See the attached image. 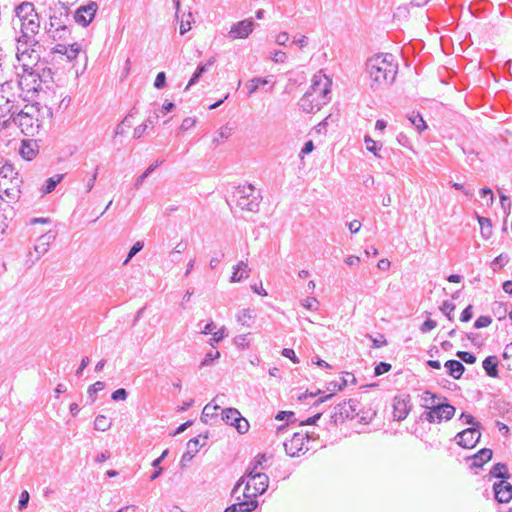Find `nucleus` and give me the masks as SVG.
<instances>
[{
    "label": "nucleus",
    "mask_w": 512,
    "mask_h": 512,
    "mask_svg": "<svg viewBox=\"0 0 512 512\" xmlns=\"http://www.w3.org/2000/svg\"><path fill=\"white\" fill-rule=\"evenodd\" d=\"M366 71L371 80V87L378 89L391 85L398 71L392 54H376L366 62Z\"/></svg>",
    "instance_id": "nucleus-1"
},
{
    "label": "nucleus",
    "mask_w": 512,
    "mask_h": 512,
    "mask_svg": "<svg viewBox=\"0 0 512 512\" xmlns=\"http://www.w3.org/2000/svg\"><path fill=\"white\" fill-rule=\"evenodd\" d=\"M269 477L262 472H253L249 474L246 470L245 474L236 482L233 488V495L238 493L248 500L257 501L256 498L262 495L268 488Z\"/></svg>",
    "instance_id": "nucleus-2"
},
{
    "label": "nucleus",
    "mask_w": 512,
    "mask_h": 512,
    "mask_svg": "<svg viewBox=\"0 0 512 512\" xmlns=\"http://www.w3.org/2000/svg\"><path fill=\"white\" fill-rule=\"evenodd\" d=\"M22 69L23 74L18 75L17 85L21 90L20 96L23 100L30 101L42 89V83L51 78V69H43L42 75L39 74L37 69H30V67H22Z\"/></svg>",
    "instance_id": "nucleus-3"
},
{
    "label": "nucleus",
    "mask_w": 512,
    "mask_h": 512,
    "mask_svg": "<svg viewBox=\"0 0 512 512\" xmlns=\"http://www.w3.org/2000/svg\"><path fill=\"white\" fill-rule=\"evenodd\" d=\"M22 178L11 163L0 168V198L7 202H16L21 195Z\"/></svg>",
    "instance_id": "nucleus-4"
},
{
    "label": "nucleus",
    "mask_w": 512,
    "mask_h": 512,
    "mask_svg": "<svg viewBox=\"0 0 512 512\" xmlns=\"http://www.w3.org/2000/svg\"><path fill=\"white\" fill-rule=\"evenodd\" d=\"M17 96L14 92V85L10 82L0 84V127L7 128L17 112L15 105Z\"/></svg>",
    "instance_id": "nucleus-5"
},
{
    "label": "nucleus",
    "mask_w": 512,
    "mask_h": 512,
    "mask_svg": "<svg viewBox=\"0 0 512 512\" xmlns=\"http://www.w3.org/2000/svg\"><path fill=\"white\" fill-rule=\"evenodd\" d=\"M11 121L17 125L26 136L36 135L42 125L38 118V110L33 105H25L23 109H17Z\"/></svg>",
    "instance_id": "nucleus-6"
},
{
    "label": "nucleus",
    "mask_w": 512,
    "mask_h": 512,
    "mask_svg": "<svg viewBox=\"0 0 512 512\" xmlns=\"http://www.w3.org/2000/svg\"><path fill=\"white\" fill-rule=\"evenodd\" d=\"M232 201L241 210L257 212L261 201V195L251 184L240 185L235 188Z\"/></svg>",
    "instance_id": "nucleus-7"
},
{
    "label": "nucleus",
    "mask_w": 512,
    "mask_h": 512,
    "mask_svg": "<svg viewBox=\"0 0 512 512\" xmlns=\"http://www.w3.org/2000/svg\"><path fill=\"white\" fill-rule=\"evenodd\" d=\"M447 400L438 401L429 411L423 413V418L429 423H440L445 420L452 419L455 415L456 408L447 403Z\"/></svg>",
    "instance_id": "nucleus-8"
},
{
    "label": "nucleus",
    "mask_w": 512,
    "mask_h": 512,
    "mask_svg": "<svg viewBox=\"0 0 512 512\" xmlns=\"http://www.w3.org/2000/svg\"><path fill=\"white\" fill-rule=\"evenodd\" d=\"M308 92L327 104L330 101L331 80L322 72H318L313 76Z\"/></svg>",
    "instance_id": "nucleus-9"
},
{
    "label": "nucleus",
    "mask_w": 512,
    "mask_h": 512,
    "mask_svg": "<svg viewBox=\"0 0 512 512\" xmlns=\"http://www.w3.org/2000/svg\"><path fill=\"white\" fill-rule=\"evenodd\" d=\"M309 439L310 436L307 433H294L290 440L284 442L285 452L291 457H299L301 454H304L309 450V447L306 444Z\"/></svg>",
    "instance_id": "nucleus-10"
},
{
    "label": "nucleus",
    "mask_w": 512,
    "mask_h": 512,
    "mask_svg": "<svg viewBox=\"0 0 512 512\" xmlns=\"http://www.w3.org/2000/svg\"><path fill=\"white\" fill-rule=\"evenodd\" d=\"M480 428L481 423H478L476 427H469L457 433L455 436L457 444L466 449L475 447L481 438Z\"/></svg>",
    "instance_id": "nucleus-11"
},
{
    "label": "nucleus",
    "mask_w": 512,
    "mask_h": 512,
    "mask_svg": "<svg viewBox=\"0 0 512 512\" xmlns=\"http://www.w3.org/2000/svg\"><path fill=\"white\" fill-rule=\"evenodd\" d=\"M222 420L236 428L240 434H244L249 429L248 421L242 417L240 412L235 408H226L222 411Z\"/></svg>",
    "instance_id": "nucleus-12"
},
{
    "label": "nucleus",
    "mask_w": 512,
    "mask_h": 512,
    "mask_svg": "<svg viewBox=\"0 0 512 512\" xmlns=\"http://www.w3.org/2000/svg\"><path fill=\"white\" fill-rule=\"evenodd\" d=\"M20 35H22V42L24 44H30L34 42V38L40 29L39 16L32 17L18 25Z\"/></svg>",
    "instance_id": "nucleus-13"
},
{
    "label": "nucleus",
    "mask_w": 512,
    "mask_h": 512,
    "mask_svg": "<svg viewBox=\"0 0 512 512\" xmlns=\"http://www.w3.org/2000/svg\"><path fill=\"white\" fill-rule=\"evenodd\" d=\"M255 23L251 18L236 22L231 26L228 32V38L231 40L246 39L253 32Z\"/></svg>",
    "instance_id": "nucleus-14"
},
{
    "label": "nucleus",
    "mask_w": 512,
    "mask_h": 512,
    "mask_svg": "<svg viewBox=\"0 0 512 512\" xmlns=\"http://www.w3.org/2000/svg\"><path fill=\"white\" fill-rule=\"evenodd\" d=\"M14 12L15 18L12 20L14 29H16L22 22L32 17L38 16L37 12L35 11L34 4L31 2H22L15 7Z\"/></svg>",
    "instance_id": "nucleus-15"
},
{
    "label": "nucleus",
    "mask_w": 512,
    "mask_h": 512,
    "mask_svg": "<svg viewBox=\"0 0 512 512\" xmlns=\"http://www.w3.org/2000/svg\"><path fill=\"white\" fill-rule=\"evenodd\" d=\"M97 11V4L90 2L86 6L79 7L74 14V20L79 25L86 27L88 26L95 17Z\"/></svg>",
    "instance_id": "nucleus-16"
},
{
    "label": "nucleus",
    "mask_w": 512,
    "mask_h": 512,
    "mask_svg": "<svg viewBox=\"0 0 512 512\" xmlns=\"http://www.w3.org/2000/svg\"><path fill=\"white\" fill-rule=\"evenodd\" d=\"M70 23L69 13L65 8H60L59 10H54L50 15L49 24L46 28L47 33H50L51 30L63 28Z\"/></svg>",
    "instance_id": "nucleus-17"
},
{
    "label": "nucleus",
    "mask_w": 512,
    "mask_h": 512,
    "mask_svg": "<svg viewBox=\"0 0 512 512\" xmlns=\"http://www.w3.org/2000/svg\"><path fill=\"white\" fill-rule=\"evenodd\" d=\"M325 104L326 103H322V100L308 91L301 97L298 102L300 109L306 113H315L319 111Z\"/></svg>",
    "instance_id": "nucleus-18"
},
{
    "label": "nucleus",
    "mask_w": 512,
    "mask_h": 512,
    "mask_svg": "<svg viewBox=\"0 0 512 512\" xmlns=\"http://www.w3.org/2000/svg\"><path fill=\"white\" fill-rule=\"evenodd\" d=\"M231 494H233V492ZM232 497L235 498L236 502L227 507L224 512H251L258 505L257 501L248 500L242 497L241 493L232 495Z\"/></svg>",
    "instance_id": "nucleus-19"
},
{
    "label": "nucleus",
    "mask_w": 512,
    "mask_h": 512,
    "mask_svg": "<svg viewBox=\"0 0 512 512\" xmlns=\"http://www.w3.org/2000/svg\"><path fill=\"white\" fill-rule=\"evenodd\" d=\"M495 499L499 503H508L512 499V484L507 480H500L493 484Z\"/></svg>",
    "instance_id": "nucleus-20"
},
{
    "label": "nucleus",
    "mask_w": 512,
    "mask_h": 512,
    "mask_svg": "<svg viewBox=\"0 0 512 512\" xmlns=\"http://www.w3.org/2000/svg\"><path fill=\"white\" fill-rule=\"evenodd\" d=\"M410 400L407 397H395L393 400V417L397 421L404 420L410 412Z\"/></svg>",
    "instance_id": "nucleus-21"
},
{
    "label": "nucleus",
    "mask_w": 512,
    "mask_h": 512,
    "mask_svg": "<svg viewBox=\"0 0 512 512\" xmlns=\"http://www.w3.org/2000/svg\"><path fill=\"white\" fill-rule=\"evenodd\" d=\"M358 401L355 399H349L347 402L344 401L342 403H339L335 407V413L333 417H336L338 414L342 418H354L355 416H358Z\"/></svg>",
    "instance_id": "nucleus-22"
},
{
    "label": "nucleus",
    "mask_w": 512,
    "mask_h": 512,
    "mask_svg": "<svg viewBox=\"0 0 512 512\" xmlns=\"http://www.w3.org/2000/svg\"><path fill=\"white\" fill-rule=\"evenodd\" d=\"M22 41V35H19L17 37V60L22 67H30V63L25 62V55H27V52L34 50L33 47L38 44V40L34 38V42L30 44H24Z\"/></svg>",
    "instance_id": "nucleus-23"
},
{
    "label": "nucleus",
    "mask_w": 512,
    "mask_h": 512,
    "mask_svg": "<svg viewBox=\"0 0 512 512\" xmlns=\"http://www.w3.org/2000/svg\"><path fill=\"white\" fill-rule=\"evenodd\" d=\"M55 235L51 232L41 235L34 246V250L37 253V259L43 256L49 250L50 244L54 241Z\"/></svg>",
    "instance_id": "nucleus-24"
},
{
    "label": "nucleus",
    "mask_w": 512,
    "mask_h": 512,
    "mask_svg": "<svg viewBox=\"0 0 512 512\" xmlns=\"http://www.w3.org/2000/svg\"><path fill=\"white\" fill-rule=\"evenodd\" d=\"M250 269L248 267V263L244 261H240L237 265L233 267V273L230 278L232 283L241 282L242 280L249 277Z\"/></svg>",
    "instance_id": "nucleus-25"
},
{
    "label": "nucleus",
    "mask_w": 512,
    "mask_h": 512,
    "mask_svg": "<svg viewBox=\"0 0 512 512\" xmlns=\"http://www.w3.org/2000/svg\"><path fill=\"white\" fill-rule=\"evenodd\" d=\"M225 398L224 394L217 395L211 403L207 404L202 411L201 420L204 422H207V419L209 417H213L215 415L216 410L220 408V406L217 404L218 402L223 404L222 399Z\"/></svg>",
    "instance_id": "nucleus-26"
},
{
    "label": "nucleus",
    "mask_w": 512,
    "mask_h": 512,
    "mask_svg": "<svg viewBox=\"0 0 512 512\" xmlns=\"http://www.w3.org/2000/svg\"><path fill=\"white\" fill-rule=\"evenodd\" d=\"M444 367L447 369L448 375L454 379H460L465 371L464 365L458 360H448Z\"/></svg>",
    "instance_id": "nucleus-27"
},
{
    "label": "nucleus",
    "mask_w": 512,
    "mask_h": 512,
    "mask_svg": "<svg viewBox=\"0 0 512 512\" xmlns=\"http://www.w3.org/2000/svg\"><path fill=\"white\" fill-rule=\"evenodd\" d=\"M440 400H447V398L426 390L421 395V406L429 411Z\"/></svg>",
    "instance_id": "nucleus-28"
},
{
    "label": "nucleus",
    "mask_w": 512,
    "mask_h": 512,
    "mask_svg": "<svg viewBox=\"0 0 512 512\" xmlns=\"http://www.w3.org/2000/svg\"><path fill=\"white\" fill-rule=\"evenodd\" d=\"M216 62V58L212 56L205 64L199 65L194 74L192 75L191 79L188 82V85L186 87V90L189 89L191 86L197 83L199 78L205 73L209 67H211Z\"/></svg>",
    "instance_id": "nucleus-29"
},
{
    "label": "nucleus",
    "mask_w": 512,
    "mask_h": 512,
    "mask_svg": "<svg viewBox=\"0 0 512 512\" xmlns=\"http://www.w3.org/2000/svg\"><path fill=\"white\" fill-rule=\"evenodd\" d=\"M489 480L492 478H498L500 480H507L510 478V474L507 465L504 463H496L488 474Z\"/></svg>",
    "instance_id": "nucleus-30"
},
{
    "label": "nucleus",
    "mask_w": 512,
    "mask_h": 512,
    "mask_svg": "<svg viewBox=\"0 0 512 512\" xmlns=\"http://www.w3.org/2000/svg\"><path fill=\"white\" fill-rule=\"evenodd\" d=\"M493 452L489 448L479 450L473 457L472 467H482L492 458Z\"/></svg>",
    "instance_id": "nucleus-31"
},
{
    "label": "nucleus",
    "mask_w": 512,
    "mask_h": 512,
    "mask_svg": "<svg viewBox=\"0 0 512 512\" xmlns=\"http://www.w3.org/2000/svg\"><path fill=\"white\" fill-rule=\"evenodd\" d=\"M36 143L32 141H22L19 153L23 159L30 161L36 156Z\"/></svg>",
    "instance_id": "nucleus-32"
},
{
    "label": "nucleus",
    "mask_w": 512,
    "mask_h": 512,
    "mask_svg": "<svg viewBox=\"0 0 512 512\" xmlns=\"http://www.w3.org/2000/svg\"><path fill=\"white\" fill-rule=\"evenodd\" d=\"M482 366L488 376H498V360L496 356L486 357L482 363Z\"/></svg>",
    "instance_id": "nucleus-33"
},
{
    "label": "nucleus",
    "mask_w": 512,
    "mask_h": 512,
    "mask_svg": "<svg viewBox=\"0 0 512 512\" xmlns=\"http://www.w3.org/2000/svg\"><path fill=\"white\" fill-rule=\"evenodd\" d=\"M47 34L54 41L67 42L70 38L71 30L69 25H67L63 28L51 30V32Z\"/></svg>",
    "instance_id": "nucleus-34"
},
{
    "label": "nucleus",
    "mask_w": 512,
    "mask_h": 512,
    "mask_svg": "<svg viewBox=\"0 0 512 512\" xmlns=\"http://www.w3.org/2000/svg\"><path fill=\"white\" fill-rule=\"evenodd\" d=\"M267 461L266 454H258L253 461L249 464L247 470L249 471V474L255 472H260L259 469L264 470L266 469V466H264V463Z\"/></svg>",
    "instance_id": "nucleus-35"
},
{
    "label": "nucleus",
    "mask_w": 512,
    "mask_h": 512,
    "mask_svg": "<svg viewBox=\"0 0 512 512\" xmlns=\"http://www.w3.org/2000/svg\"><path fill=\"white\" fill-rule=\"evenodd\" d=\"M63 179L62 174L54 175L53 177H50L46 180L45 184L41 188V192L43 195L51 193L56 186L61 182Z\"/></svg>",
    "instance_id": "nucleus-36"
},
{
    "label": "nucleus",
    "mask_w": 512,
    "mask_h": 512,
    "mask_svg": "<svg viewBox=\"0 0 512 512\" xmlns=\"http://www.w3.org/2000/svg\"><path fill=\"white\" fill-rule=\"evenodd\" d=\"M207 438V435H198L197 437H194L188 441L187 448L190 450L191 453L196 454L199 451V448L205 445V441L207 440Z\"/></svg>",
    "instance_id": "nucleus-37"
},
{
    "label": "nucleus",
    "mask_w": 512,
    "mask_h": 512,
    "mask_svg": "<svg viewBox=\"0 0 512 512\" xmlns=\"http://www.w3.org/2000/svg\"><path fill=\"white\" fill-rule=\"evenodd\" d=\"M270 83V79L254 77L248 83V94H254L260 86L267 85Z\"/></svg>",
    "instance_id": "nucleus-38"
},
{
    "label": "nucleus",
    "mask_w": 512,
    "mask_h": 512,
    "mask_svg": "<svg viewBox=\"0 0 512 512\" xmlns=\"http://www.w3.org/2000/svg\"><path fill=\"white\" fill-rule=\"evenodd\" d=\"M408 119L419 133L427 129L426 122L419 113H412L411 115H409Z\"/></svg>",
    "instance_id": "nucleus-39"
},
{
    "label": "nucleus",
    "mask_w": 512,
    "mask_h": 512,
    "mask_svg": "<svg viewBox=\"0 0 512 512\" xmlns=\"http://www.w3.org/2000/svg\"><path fill=\"white\" fill-rule=\"evenodd\" d=\"M163 163V160H156L151 164L144 173H142L135 181V188L138 189L144 180L159 166Z\"/></svg>",
    "instance_id": "nucleus-40"
},
{
    "label": "nucleus",
    "mask_w": 512,
    "mask_h": 512,
    "mask_svg": "<svg viewBox=\"0 0 512 512\" xmlns=\"http://www.w3.org/2000/svg\"><path fill=\"white\" fill-rule=\"evenodd\" d=\"M478 222L481 228V234L484 238H489L492 234V224L490 219L478 216Z\"/></svg>",
    "instance_id": "nucleus-41"
},
{
    "label": "nucleus",
    "mask_w": 512,
    "mask_h": 512,
    "mask_svg": "<svg viewBox=\"0 0 512 512\" xmlns=\"http://www.w3.org/2000/svg\"><path fill=\"white\" fill-rule=\"evenodd\" d=\"M112 422L104 415H98L94 421V428L98 431H107L110 429Z\"/></svg>",
    "instance_id": "nucleus-42"
},
{
    "label": "nucleus",
    "mask_w": 512,
    "mask_h": 512,
    "mask_svg": "<svg viewBox=\"0 0 512 512\" xmlns=\"http://www.w3.org/2000/svg\"><path fill=\"white\" fill-rule=\"evenodd\" d=\"M253 318V311L251 309H243L237 315V321L243 325L250 327Z\"/></svg>",
    "instance_id": "nucleus-43"
},
{
    "label": "nucleus",
    "mask_w": 512,
    "mask_h": 512,
    "mask_svg": "<svg viewBox=\"0 0 512 512\" xmlns=\"http://www.w3.org/2000/svg\"><path fill=\"white\" fill-rule=\"evenodd\" d=\"M509 261V255L506 253H501L491 262V267L494 271H497L498 269H501L504 266H506L509 263Z\"/></svg>",
    "instance_id": "nucleus-44"
},
{
    "label": "nucleus",
    "mask_w": 512,
    "mask_h": 512,
    "mask_svg": "<svg viewBox=\"0 0 512 512\" xmlns=\"http://www.w3.org/2000/svg\"><path fill=\"white\" fill-rule=\"evenodd\" d=\"M105 388V383L102 381H97L94 384L88 387L87 393L91 403H94L96 400V394L102 391Z\"/></svg>",
    "instance_id": "nucleus-45"
},
{
    "label": "nucleus",
    "mask_w": 512,
    "mask_h": 512,
    "mask_svg": "<svg viewBox=\"0 0 512 512\" xmlns=\"http://www.w3.org/2000/svg\"><path fill=\"white\" fill-rule=\"evenodd\" d=\"M81 51V46L77 42L68 43L67 52L65 54L68 61L76 59Z\"/></svg>",
    "instance_id": "nucleus-46"
},
{
    "label": "nucleus",
    "mask_w": 512,
    "mask_h": 512,
    "mask_svg": "<svg viewBox=\"0 0 512 512\" xmlns=\"http://www.w3.org/2000/svg\"><path fill=\"white\" fill-rule=\"evenodd\" d=\"M492 311L499 320L506 318L507 308L504 303L495 301L492 304Z\"/></svg>",
    "instance_id": "nucleus-47"
},
{
    "label": "nucleus",
    "mask_w": 512,
    "mask_h": 512,
    "mask_svg": "<svg viewBox=\"0 0 512 512\" xmlns=\"http://www.w3.org/2000/svg\"><path fill=\"white\" fill-rule=\"evenodd\" d=\"M220 357V352L219 351H210L208 353H206L203 361L201 362V367H204V366H209L211 365L214 360L218 359Z\"/></svg>",
    "instance_id": "nucleus-48"
},
{
    "label": "nucleus",
    "mask_w": 512,
    "mask_h": 512,
    "mask_svg": "<svg viewBox=\"0 0 512 512\" xmlns=\"http://www.w3.org/2000/svg\"><path fill=\"white\" fill-rule=\"evenodd\" d=\"M143 242L141 241H137L136 243H134V245L131 247L129 253H128V256L127 258L125 259L124 261V265L128 264V262L138 253L140 252L142 249H143Z\"/></svg>",
    "instance_id": "nucleus-49"
},
{
    "label": "nucleus",
    "mask_w": 512,
    "mask_h": 512,
    "mask_svg": "<svg viewBox=\"0 0 512 512\" xmlns=\"http://www.w3.org/2000/svg\"><path fill=\"white\" fill-rule=\"evenodd\" d=\"M456 356L467 364H474L476 362V356L467 351H458Z\"/></svg>",
    "instance_id": "nucleus-50"
},
{
    "label": "nucleus",
    "mask_w": 512,
    "mask_h": 512,
    "mask_svg": "<svg viewBox=\"0 0 512 512\" xmlns=\"http://www.w3.org/2000/svg\"><path fill=\"white\" fill-rule=\"evenodd\" d=\"M364 141L366 144V149L377 156V151L380 149L378 142L374 141L369 136H365Z\"/></svg>",
    "instance_id": "nucleus-51"
},
{
    "label": "nucleus",
    "mask_w": 512,
    "mask_h": 512,
    "mask_svg": "<svg viewBox=\"0 0 512 512\" xmlns=\"http://www.w3.org/2000/svg\"><path fill=\"white\" fill-rule=\"evenodd\" d=\"M492 323V319L490 316H480L474 322V328L481 329L488 327Z\"/></svg>",
    "instance_id": "nucleus-52"
},
{
    "label": "nucleus",
    "mask_w": 512,
    "mask_h": 512,
    "mask_svg": "<svg viewBox=\"0 0 512 512\" xmlns=\"http://www.w3.org/2000/svg\"><path fill=\"white\" fill-rule=\"evenodd\" d=\"M440 310L447 316L449 320H452V312L455 310V304L450 301H444Z\"/></svg>",
    "instance_id": "nucleus-53"
},
{
    "label": "nucleus",
    "mask_w": 512,
    "mask_h": 512,
    "mask_svg": "<svg viewBox=\"0 0 512 512\" xmlns=\"http://www.w3.org/2000/svg\"><path fill=\"white\" fill-rule=\"evenodd\" d=\"M391 368H392L391 364L386 363V362H380L376 365V367L374 369V375L380 376L384 373L389 372L391 370Z\"/></svg>",
    "instance_id": "nucleus-54"
},
{
    "label": "nucleus",
    "mask_w": 512,
    "mask_h": 512,
    "mask_svg": "<svg viewBox=\"0 0 512 512\" xmlns=\"http://www.w3.org/2000/svg\"><path fill=\"white\" fill-rule=\"evenodd\" d=\"M196 122H197L196 118L187 117L182 121L179 129H180V131H183V132L187 131V130L191 129L192 127H194Z\"/></svg>",
    "instance_id": "nucleus-55"
},
{
    "label": "nucleus",
    "mask_w": 512,
    "mask_h": 512,
    "mask_svg": "<svg viewBox=\"0 0 512 512\" xmlns=\"http://www.w3.org/2000/svg\"><path fill=\"white\" fill-rule=\"evenodd\" d=\"M127 397H128V393L124 388H119V389L115 390L111 395V398L114 401H124L127 399Z\"/></svg>",
    "instance_id": "nucleus-56"
},
{
    "label": "nucleus",
    "mask_w": 512,
    "mask_h": 512,
    "mask_svg": "<svg viewBox=\"0 0 512 512\" xmlns=\"http://www.w3.org/2000/svg\"><path fill=\"white\" fill-rule=\"evenodd\" d=\"M30 495L28 491L24 490L20 494L19 502H18V508L19 510H24L28 503H29Z\"/></svg>",
    "instance_id": "nucleus-57"
},
{
    "label": "nucleus",
    "mask_w": 512,
    "mask_h": 512,
    "mask_svg": "<svg viewBox=\"0 0 512 512\" xmlns=\"http://www.w3.org/2000/svg\"><path fill=\"white\" fill-rule=\"evenodd\" d=\"M166 86V74L165 72H159L154 81V87L156 89H162Z\"/></svg>",
    "instance_id": "nucleus-58"
},
{
    "label": "nucleus",
    "mask_w": 512,
    "mask_h": 512,
    "mask_svg": "<svg viewBox=\"0 0 512 512\" xmlns=\"http://www.w3.org/2000/svg\"><path fill=\"white\" fill-rule=\"evenodd\" d=\"M437 326V323L436 321L432 320V319H427L426 321H424V323L421 325L420 327V331L422 333H428L430 332L431 330H433L435 327Z\"/></svg>",
    "instance_id": "nucleus-59"
},
{
    "label": "nucleus",
    "mask_w": 512,
    "mask_h": 512,
    "mask_svg": "<svg viewBox=\"0 0 512 512\" xmlns=\"http://www.w3.org/2000/svg\"><path fill=\"white\" fill-rule=\"evenodd\" d=\"M460 420H462L463 423H465V424L472 425V427H476L477 424L479 423L478 421L475 420V418L471 414L466 413V412H463L460 415Z\"/></svg>",
    "instance_id": "nucleus-60"
},
{
    "label": "nucleus",
    "mask_w": 512,
    "mask_h": 512,
    "mask_svg": "<svg viewBox=\"0 0 512 512\" xmlns=\"http://www.w3.org/2000/svg\"><path fill=\"white\" fill-rule=\"evenodd\" d=\"M480 196L482 198L488 197L487 205L490 206L494 202V195L490 188H482L480 190Z\"/></svg>",
    "instance_id": "nucleus-61"
},
{
    "label": "nucleus",
    "mask_w": 512,
    "mask_h": 512,
    "mask_svg": "<svg viewBox=\"0 0 512 512\" xmlns=\"http://www.w3.org/2000/svg\"><path fill=\"white\" fill-rule=\"evenodd\" d=\"M225 331V327H222L218 331L214 332L211 338V344L213 345V343L220 342L226 336Z\"/></svg>",
    "instance_id": "nucleus-62"
},
{
    "label": "nucleus",
    "mask_w": 512,
    "mask_h": 512,
    "mask_svg": "<svg viewBox=\"0 0 512 512\" xmlns=\"http://www.w3.org/2000/svg\"><path fill=\"white\" fill-rule=\"evenodd\" d=\"M234 343L241 348H246L249 345L247 334L238 335L234 338Z\"/></svg>",
    "instance_id": "nucleus-63"
},
{
    "label": "nucleus",
    "mask_w": 512,
    "mask_h": 512,
    "mask_svg": "<svg viewBox=\"0 0 512 512\" xmlns=\"http://www.w3.org/2000/svg\"><path fill=\"white\" fill-rule=\"evenodd\" d=\"M281 354L284 357L289 358L293 363H299V359L297 358L293 349L284 348Z\"/></svg>",
    "instance_id": "nucleus-64"
}]
</instances>
